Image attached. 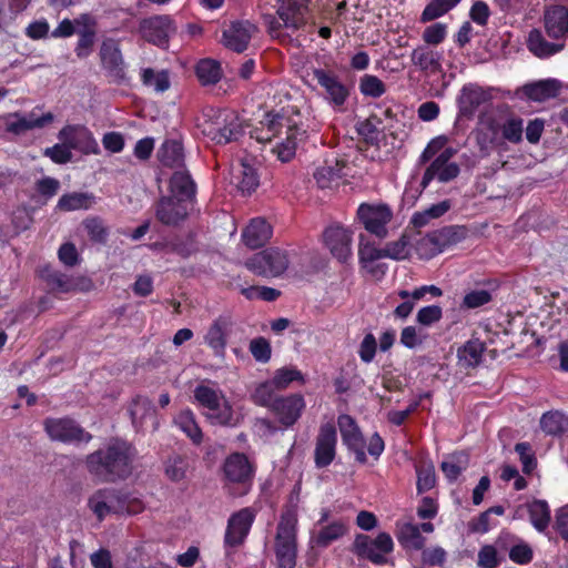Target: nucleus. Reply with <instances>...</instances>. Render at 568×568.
<instances>
[{"instance_id":"obj_1","label":"nucleus","mask_w":568,"mask_h":568,"mask_svg":"<svg viewBox=\"0 0 568 568\" xmlns=\"http://www.w3.org/2000/svg\"><path fill=\"white\" fill-rule=\"evenodd\" d=\"M135 456L131 443L112 438L105 447L89 454L84 463L87 470L100 481L115 483L132 474Z\"/></svg>"},{"instance_id":"obj_2","label":"nucleus","mask_w":568,"mask_h":568,"mask_svg":"<svg viewBox=\"0 0 568 568\" xmlns=\"http://www.w3.org/2000/svg\"><path fill=\"white\" fill-rule=\"evenodd\" d=\"M297 518L294 511L287 510L281 515L275 536V556L278 568H295L297 542Z\"/></svg>"},{"instance_id":"obj_3","label":"nucleus","mask_w":568,"mask_h":568,"mask_svg":"<svg viewBox=\"0 0 568 568\" xmlns=\"http://www.w3.org/2000/svg\"><path fill=\"white\" fill-rule=\"evenodd\" d=\"M288 265L290 258L286 251L278 247H268L255 253L245 262L250 271L263 277H277L287 270Z\"/></svg>"},{"instance_id":"obj_4","label":"nucleus","mask_w":568,"mask_h":568,"mask_svg":"<svg viewBox=\"0 0 568 568\" xmlns=\"http://www.w3.org/2000/svg\"><path fill=\"white\" fill-rule=\"evenodd\" d=\"M394 549V542L389 534L379 532L376 538L358 534L353 544V551L361 558L367 559L375 565H385L386 555Z\"/></svg>"},{"instance_id":"obj_5","label":"nucleus","mask_w":568,"mask_h":568,"mask_svg":"<svg viewBox=\"0 0 568 568\" xmlns=\"http://www.w3.org/2000/svg\"><path fill=\"white\" fill-rule=\"evenodd\" d=\"M43 428L49 438L61 443H89L92 435L70 417H48L43 420Z\"/></svg>"},{"instance_id":"obj_6","label":"nucleus","mask_w":568,"mask_h":568,"mask_svg":"<svg viewBox=\"0 0 568 568\" xmlns=\"http://www.w3.org/2000/svg\"><path fill=\"white\" fill-rule=\"evenodd\" d=\"M204 132L217 144H226L243 134V125L235 112L224 110L215 115Z\"/></svg>"},{"instance_id":"obj_7","label":"nucleus","mask_w":568,"mask_h":568,"mask_svg":"<svg viewBox=\"0 0 568 568\" xmlns=\"http://www.w3.org/2000/svg\"><path fill=\"white\" fill-rule=\"evenodd\" d=\"M124 493L115 488H101L95 490L88 500V506L102 521L108 515L123 514Z\"/></svg>"},{"instance_id":"obj_8","label":"nucleus","mask_w":568,"mask_h":568,"mask_svg":"<svg viewBox=\"0 0 568 568\" xmlns=\"http://www.w3.org/2000/svg\"><path fill=\"white\" fill-rule=\"evenodd\" d=\"M357 216L369 233L383 239L387 235L386 225L390 222L393 213L385 204L364 203L358 207Z\"/></svg>"},{"instance_id":"obj_9","label":"nucleus","mask_w":568,"mask_h":568,"mask_svg":"<svg viewBox=\"0 0 568 568\" xmlns=\"http://www.w3.org/2000/svg\"><path fill=\"white\" fill-rule=\"evenodd\" d=\"M190 201L178 196H163L155 205V216L164 225L178 226L189 216Z\"/></svg>"},{"instance_id":"obj_10","label":"nucleus","mask_w":568,"mask_h":568,"mask_svg":"<svg viewBox=\"0 0 568 568\" xmlns=\"http://www.w3.org/2000/svg\"><path fill=\"white\" fill-rule=\"evenodd\" d=\"M223 478L230 484L247 485L254 476V466L243 453L227 456L222 466Z\"/></svg>"},{"instance_id":"obj_11","label":"nucleus","mask_w":568,"mask_h":568,"mask_svg":"<svg viewBox=\"0 0 568 568\" xmlns=\"http://www.w3.org/2000/svg\"><path fill=\"white\" fill-rule=\"evenodd\" d=\"M336 443L337 434L335 426L331 423L323 424L316 437L314 452V462L317 468H324L334 460Z\"/></svg>"},{"instance_id":"obj_12","label":"nucleus","mask_w":568,"mask_h":568,"mask_svg":"<svg viewBox=\"0 0 568 568\" xmlns=\"http://www.w3.org/2000/svg\"><path fill=\"white\" fill-rule=\"evenodd\" d=\"M255 515L251 508L234 513L227 521L224 542L229 547L242 545L250 532Z\"/></svg>"},{"instance_id":"obj_13","label":"nucleus","mask_w":568,"mask_h":568,"mask_svg":"<svg viewBox=\"0 0 568 568\" xmlns=\"http://www.w3.org/2000/svg\"><path fill=\"white\" fill-rule=\"evenodd\" d=\"M59 139L67 143L69 148L78 150L84 154H97L99 145L92 133L83 125H67L59 132Z\"/></svg>"},{"instance_id":"obj_14","label":"nucleus","mask_w":568,"mask_h":568,"mask_svg":"<svg viewBox=\"0 0 568 568\" xmlns=\"http://www.w3.org/2000/svg\"><path fill=\"white\" fill-rule=\"evenodd\" d=\"M140 33L148 42L163 47L174 31L172 20L168 16H155L140 22Z\"/></svg>"},{"instance_id":"obj_15","label":"nucleus","mask_w":568,"mask_h":568,"mask_svg":"<svg viewBox=\"0 0 568 568\" xmlns=\"http://www.w3.org/2000/svg\"><path fill=\"white\" fill-rule=\"evenodd\" d=\"M233 321L230 315H220L215 318L204 336L205 343L213 349L214 355L224 358L227 337L232 331Z\"/></svg>"},{"instance_id":"obj_16","label":"nucleus","mask_w":568,"mask_h":568,"mask_svg":"<svg viewBox=\"0 0 568 568\" xmlns=\"http://www.w3.org/2000/svg\"><path fill=\"white\" fill-rule=\"evenodd\" d=\"M304 407L303 396L295 394L276 398L272 404L271 410L283 426L290 427L297 422Z\"/></svg>"},{"instance_id":"obj_17","label":"nucleus","mask_w":568,"mask_h":568,"mask_svg":"<svg viewBox=\"0 0 568 568\" xmlns=\"http://www.w3.org/2000/svg\"><path fill=\"white\" fill-rule=\"evenodd\" d=\"M257 31V28L250 21H235L223 31L224 45L235 52H243Z\"/></svg>"},{"instance_id":"obj_18","label":"nucleus","mask_w":568,"mask_h":568,"mask_svg":"<svg viewBox=\"0 0 568 568\" xmlns=\"http://www.w3.org/2000/svg\"><path fill=\"white\" fill-rule=\"evenodd\" d=\"M277 14L283 27L298 30L306 24L308 0H281Z\"/></svg>"},{"instance_id":"obj_19","label":"nucleus","mask_w":568,"mask_h":568,"mask_svg":"<svg viewBox=\"0 0 568 568\" xmlns=\"http://www.w3.org/2000/svg\"><path fill=\"white\" fill-rule=\"evenodd\" d=\"M338 426L344 444L355 453L357 462L365 464L367 458L364 452V440L354 418L349 415H341Z\"/></svg>"},{"instance_id":"obj_20","label":"nucleus","mask_w":568,"mask_h":568,"mask_svg":"<svg viewBox=\"0 0 568 568\" xmlns=\"http://www.w3.org/2000/svg\"><path fill=\"white\" fill-rule=\"evenodd\" d=\"M324 242L332 255L339 262H346L352 254L351 233L341 226L327 227L324 232Z\"/></svg>"},{"instance_id":"obj_21","label":"nucleus","mask_w":568,"mask_h":568,"mask_svg":"<svg viewBox=\"0 0 568 568\" xmlns=\"http://www.w3.org/2000/svg\"><path fill=\"white\" fill-rule=\"evenodd\" d=\"M467 229L463 225H448L439 230L429 232L423 242L433 245L432 251L434 253L442 252L444 247L454 245L466 239Z\"/></svg>"},{"instance_id":"obj_22","label":"nucleus","mask_w":568,"mask_h":568,"mask_svg":"<svg viewBox=\"0 0 568 568\" xmlns=\"http://www.w3.org/2000/svg\"><path fill=\"white\" fill-rule=\"evenodd\" d=\"M562 88L560 81L546 79L527 83L517 90V95L525 97L535 102H544L556 98Z\"/></svg>"},{"instance_id":"obj_23","label":"nucleus","mask_w":568,"mask_h":568,"mask_svg":"<svg viewBox=\"0 0 568 568\" xmlns=\"http://www.w3.org/2000/svg\"><path fill=\"white\" fill-rule=\"evenodd\" d=\"M545 29L552 39H565L568 36V9L564 6H551L544 14Z\"/></svg>"},{"instance_id":"obj_24","label":"nucleus","mask_w":568,"mask_h":568,"mask_svg":"<svg viewBox=\"0 0 568 568\" xmlns=\"http://www.w3.org/2000/svg\"><path fill=\"white\" fill-rule=\"evenodd\" d=\"M78 27L77 33L79 41L77 43L75 53L79 58L88 57L93 48L95 40V21L90 14H81L75 19Z\"/></svg>"},{"instance_id":"obj_25","label":"nucleus","mask_w":568,"mask_h":568,"mask_svg":"<svg viewBox=\"0 0 568 568\" xmlns=\"http://www.w3.org/2000/svg\"><path fill=\"white\" fill-rule=\"evenodd\" d=\"M313 77L325 89L334 104L341 105L345 102L348 91L334 73L324 69H314Z\"/></svg>"},{"instance_id":"obj_26","label":"nucleus","mask_w":568,"mask_h":568,"mask_svg":"<svg viewBox=\"0 0 568 568\" xmlns=\"http://www.w3.org/2000/svg\"><path fill=\"white\" fill-rule=\"evenodd\" d=\"M345 162L343 160L326 161L324 165L316 169L314 179L321 189H332L337 186L341 180L346 175L343 170Z\"/></svg>"},{"instance_id":"obj_27","label":"nucleus","mask_w":568,"mask_h":568,"mask_svg":"<svg viewBox=\"0 0 568 568\" xmlns=\"http://www.w3.org/2000/svg\"><path fill=\"white\" fill-rule=\"evenodd\" d=\"M271 236V225L260 217L253 219L242 233L244 244L252 250L263 246Z\"/></svg>"},{"instance_id":"obj_28","label":"nucleus","mask_w":568,"mask_h":568,"mask_svg":"<svg viewBox=\"0 0 568 568\" xmlns=\"http://www.w3.org/2000/svg\"><path fill=\"white\" fill-rule=\"evenodd\" d=\"M100 58L104 69L118 79H123V59L121 50L114 40L103 41L100 49Z\"/></svg>"},{"instance_id":"obj_29","label":"nucleus","mask_w":568,"mask_h":568,"mask_svg":"<svg viewBox=\"0 0 568 568\" xmlns=\"http://www.w3.org/2000/svg\"><path fill=\"white\" fill-rule=\"evenodd\" d=\"M526 509L531 525L537 529L538 531L542 532L545 531L549 524H550V508L545 500L535 499L531 503H528L526 505H521L516 509L515 515L520 517L521 511Z\"/></svg>"},{"instance_id":"obj_30","label":"nucleus","mask_w":568,"mask_h":568,"mask_svg":"<svg viewBox=\"0 0 568 568\" xmlns=\"http://www.w3.org/2000/svg\"><path fill=\"white\" fill-rule=\"evenodd\" d=\"M488 98V94L478 85L464 87L458 98L460 113L463 115H471Z\"/></svg>"},{"instance_id":"obj_31","label":"nucleus","mask_w":568,"mask_h":568,"mask_svg":"<svg viewBox=\"0 0 568 568\" xmlns=\"http://www.w3.org/2000/svg\"><path fill=\"white\" fill-rule=\"evenodd\" d=\"M527 47L529 51L538 58H548L565 47L564 43L549 42L545 39L541 31L532 29L527 39Z\"/></svg>"},{"instance_id":"obj_32","label":"nucleus","mask_w":568,"mask_h":568,"mask_svg":"<svg viewBox=\"0 0 568 568\" xmlns=\"http://www.w3.org/2000/svg\"><path fill=\"white\" fill-rule=\"evenodd\" d=\"M13 116L17 118V121L9 122L7 124V131L14 134H21L34 128H42L53 121V114L50 112L40 118H36L33 114H30L28 118L20 116L19 113H14Z\"/></svg>"},{"instance_id":"obj_33","label":"nucleus","mask_w":568,"mask_h":568,"mask_svg":"<svg viewBox=\"0 0 568 568\" xmlns=\"http://www.w3.org/2000/svg\"><path fill=\"white\" fill-rule=\"evenodd\" d=\"M160 162L170 168H181L184 162L182 143L176 140L165 141L158 152Z\"/></svg>"},{"instance_id":"obj_34","label":"nucleus","mask_w":568,"mask_h":568,"mask_svg":"<svg viewBox=\"0 0 568 568\" xmlns=\"http://www.w3.org/2000/svg\"><path fill=\"white\" fill-rule=\"evenodd\" d=\"M171 196L186 199L192 204L195 195V183L185 171H176L171 178Z\"/></svg>"},{"instance_id":"obj_35","label":"nucleus","mask_w":568,"mask_h":568,"mask_svg":"<svg viewBox=\"0 0 568 568\" xmlns=\"http://www.w3.org/2000/svg\"><path fill=\"white\" fill-rule=\"evenodd\" d=\"M205 416L212 425L234 426L237 423L234 418L232 405L225 396L219 400V404H216L214 408H209Z\"/></svg>"},{"instance_id":"obj_36","label":"nucleus","mask_w":568,"mask_h":568,"mask_svg":"<svg viewBox=\"0 0 568 568\" xmlns=\"http://www.w3.org/2000/svg\"><path fill=\"white\" fill-rule=\"evenodd\" d=\"M412 62L422 71L436 73L440 69L439 54L427 47H418L412 52Z\"/></svg>"},{"instance_id":"obj_37","label":"nucleus","mask_w":568,"mask_h":568,"mask_svg":"<svg viewBox=\"0 0 568 568\" xmlns=\"http://www.w3.org/2000/svg\"><path fill=\"white\" fill-rule=\"evenodd\" d=\"M460 169L457 163H445L432 170V163L426 169L420 185L425 189L435 178L442 183H447L458 176Z\"/></svg>"},{"instance_id":"obj_38","label":"nucleus","mask_w":568,"mask_h":568,"mask_svg":"<svg viewBox=\"0 0 568 568\" xmlns=\"http://www.w3.org/2000/svg\"><path fill=\"white\" fill-rule=\"evenodd\" d=\"M175 424L192 440L194 445H200L202 443L203 433L195 420L194 414L191 410L181 412L175 418Z\"/></svg>"},{"instance_id":"obj_39","label":"nucleus","mask_w":568,"mask_h":568,"mask_svg":"<svg viewBox=\"0 0 568 568\" xmlns=\"http://www.w3.org/2000/svg\"><path fill=\"white\" fill-rule=\"evenodd\" d=\"M346 531L347 526L343 521H334L331 525L321 528L318 532L313 536L312 541L317 547L325 548L334 540L344 536Z\"/></svg>"},{"instance_id":"obj_40","label":"nucleus","mask_w":568,"mask_h":568,"mask_svg":"<svg viewBox=\"0 0 568 568\" xmlns=\"http://www.w3.org/2000/svg\"><path fill=\"white\" fill-rule=\"evenodd\" d=\"M484 351L485 345L478 339L468 341L458 349L459 363L465 367H475L480 363Z\"/></svg>"},{"instance_id":"obj_41","label":"nucleus","mask_w":568,"mask_h":568,"mask_svg":"<svg viewBox=\"0 0 568 568\" xmlns=\"http://www.w3.org/2000/svg\"><path fill=\"white\" fill-rule=\"evenodd\" d=\"M196 75L203 85L217 83L222 78L221 65L212 59H203L196 65Z\"/></svg>"},{"instance_id":"obj_42","label":"nucleus","mask_w":568,"mask_h":568,"mask_svg":"<svg viewBox=\"0 0 568 568\" xmlns=\"http://www.w3.org/2000/svg\"><path fill=\"white\" fill-rule=\"evenodd\" d=\"M468 464V455L464 452H459L450 455L448 460H444L440 464V469L449 481H454L462 471L467 468Z\"/></svg>"},{"instance_id":"obj_43","label":"nucleus","mask_w":568,"mask_h":568,"mask_svg":"<svg viewBox=\"0 0 568 568\" xmlns=\"http://www.w3.org/2000/svg\"><path fill=\"white\" fill-rule=\"evenodd\" d=\"M40 276L51 290L69 292L72 288L69 277L50 265L41 268Z\"/></svg>"},{"instance_id":"obj_44","label":"nucleus","mask_w":568,"mask_h":568,"mask_svg":"<svg viewBox=\"0 0 568 568\" xmlns=\"http://www.w3.org/2000/svg\"><path fill=\"white\" fill-rule=\"evenodd\" d=\"M187 469V458L179 454L169 456L164 464L165 475L172 481L183 480L186 476Z\"/></svg>"},{"instance_id":"obj_45","label":"nucleus","mask_w":568,"mask_h":568,"mask_svg":"<svg viewBox=\"0 0 568 568\" xmlns=\"http://www.w3.org/2000/svg\"><path fill=\"white\" fill-rule=\"evenodd\" d=\"M398 540L404 547L416 550L422 549L426 541L425 537L420 534L419 527L413 524H405L400 528Z\"/></svg>"},{"instance_id":"obj_46","label":"nucleus","mask_w":568,"mask_h":568,"mask_svg":"<svg viewBox=\"0 0 568 568\" xmlns=\"http://www.w3.org/2000/svg\"><path fill=\"white\" fill-rule=\"evenodd\" d=\"M450 209L449 201H443L437 204L432 205L430 207L424 210L423 212H417L413 215L412 223L415 227L425 226L432 219H438L443 216Z\"/></svg>"},{"instance_id":"obj_47","label":"nucleus","mask_w":568,"mask_h":568,"mask_svg":"<svg viewBox=\"0 0 568 568\" xmlns=\"http://www.w3.org/2000/svg\"><path fill=\"white\" fill-rule=\"evenodd\" d=\"M142 82L144 85L152 87L156 92H165L169 90L171 82L166 70L155 72L151 68H146L142 72Z\"/></svg>"},{"instance_id":"obj_48","label":"nucleus","mask_w":568,"mask_h":568,"mask_svg":"<svg viewBox=\"0 0 568 568\" xmlns=\"http://www.w3.org/2000/svg\"><path fill=\"white\" fill-rule=\"evenodd\" d=\"M503 138L514 144L523 141L524 121L519 116H509L499 126Z\"/></svg>"},{"instance_id":"obj_49","label":"nucleus","mask_w":568,"mask_h":568,"mask_svg":"<svg viewBox=\"0 0 568 568\" xmlns=\"http://www.w3.org/2000/svg\"><path fill=\"white\" fill-rule=\"evenodd\" d=\"M93 202V196L88 193L64 194L58 202V207L62 211H74L89 209Z\"/></svg>"},{"instance_id":"obj_50","label":"nucleus","mask_w":568,"mask_h":568,"mask_svg":"<svg viewBox=\"0 0 568 568\" xmlns=\"http://www.w3.org/2000/svg\"><path fill=\"white\" fill-rule=\"evenodd\" d=\"M130 415L136 427L143 425L145 417H154V409L150 399L138 396L131 404Z\"/></svg>"},{"instance_id":"obj_51","label":"nucleus","mask_w":568,"mask_h":568,"mask_svg":"<svg viewBox=\"0 0 568 568\" xmlns=\"http://www.w3.org/2000/svg\"><path fill=\"white\" fill-rule=\"evenodd\" d=\"M460 0H432L424 9L420 20L433 21L453 9Z\"/></svg>"},{"instance_id":"obj_52","label":"nucleus","mask_w":568,"mask_h":568,"mask_svg":"<svg viewBox=\"0 0 568 568\" xmlns=\"http://www.w3.org/2000/svg\"><path fill=\"white\" fill-rule=\"evenodd\" d=\"M540 427L548 435H559L566 429L567 422L561 413L548 412L541 416Z\"/></svg>"},{"instance_id":"obj_53","label":"nucleus","mask_w":568,"mask_h":568,"mask_svg":"<svg viewBox=\"0 0 568 568\" xmlns=\"http://www.w3.org/2000/svg\"><path fill=\"white\" fill-rule=\"evenodd\" d=\"M224 396L221 390L200 384L194 389V398L200 406L209 409L214 408L219 400Z\"/></svg>"},{"instance_id":"obj_54","label":"nucleus","mask_w":568,"mask_h":568,"mask_svg":"<svg viewBox=\"0 0 568 568\" xmlns=\"http://www.w3.org/2000/svg\"><path fill=\"white\" fill-rule=\"evenodd\" d=\"M378 124H381V120L376 115H372L364 121H361L356 125V130L363 139L371 144H376L378 142Z\"/></svg>"},{"instance_id":"obj_55","label":"nucleus","mask_w":568,"mask_h":568,"mask_svg":"<svg viewBox=\"0 0 568 568\" xmlns=\"http://www.w3.org/2000/svg\"><path fill=\"white\" fill-rule=\"evenodd\" d=\"M275 389L277 388L275 387L274 383H272V381L262 383L255 388L254 393L252 394V399L255 404L268 407L271 409L272 404L277 398L274 395Z\"/></svg>"},{"instance_id":"obj_56","label":"nucleus","mask_w":568,"mask_h":568,"mask_svg":"<svg viewBox=\"0 0 568 568\" xmlns=\"http://www.w3.org/2000/svg\"><path fill=\"white\" fill-rule=\"evenodd\" d=\"M83 226L88 232L91 241L98 243H105L108 237V227L99 217H90L83 221Z\"/></svg>"},{"instance_id":"obj_57","label":"nucleus","mask_w":568,"mask_h":568,"mask_svg":"<svg viewBox=\"0 0 568 568\" xmlns=\"http://www.w3.org/2000/svg\"><path fill=\"white\" fill-rule=\"evenodd\" d=\"M258 186V179L255 170L242 164L240 171L239 189L243 194H251Z\"/></svg>"},{"instance_id":"obj_58","label":"nucleus","mask_w":568,"mask_h":568,"mask_svg":"<svg viewBox=\"0 0 568 568\" xmlns=\"http://www.w3.org/2000/svg\"><path fill=\"white\" fill-rule=\"evenodd\" d=\"M361 91L364 95L379 98L385 91V84L375 75L366 74L361 79Z\"/></svg>"},{"instance_id":"obj_59","label":"nucleus","mask_w":568,"mask_h":568,"mask_svg":"<svg viewBox=\"0 0 568 568\" xmlns=\"http://www.w3.org/2000/svg\"><path fill=\"white\" fill-rule=\"evenodd\" d=\"M250 352L255 361L267 363L271 358L272 348L266 338L257 337L250 342Z\"/></svg>"},{"instance_id":"obj_60","label":"nucleus","mask_w":568,"mask_h":568,"mask_svg":"<svg viewBox=\"0 0 568 568\" xmlns=\"http://www.w3.org/2000/svg\"><path fill=\"white\" fill-rule=\"evenodd\" d=\"M385 257L393 260H404L408 256V240L406 235H402L397 241L387 243L384 248Z\"/></svg>"},{"instance_id":"obj_61","label":"nucleus","mask_w":568,"mask_h":568,"mask_svg":"<svg viewBox=\"0 0 568 568\" xmlns=\"http://www.w3.org/2000/svg\"><path fill=\"white\" fill-rule=\"evenodd\" d=\"M43 154L58 164L68 163L72 159L71 148L64 142L47 148Z\"/></svg>"},{"instance_id":"obj_62","label":"nucleus","mask_w":568,"mask_h":568,"mask_svg":"<svg viewBox=\"0 0 568 568\" xmlns=\"http://www.w3.org/2000/svg\"><path fill=\"white\" fill-rule=\"evenodd\" d=\"M491 301V294L487 290H477L467 293L464 298L462 306L466 308H477Z\"/></svg>"},{"instance_id":"obj_63","label":"nucleus","mask_w":568,"mask_h":568,"mask_svg":"<svg viewBox=\"0 0 568 568\" xmlns=\"http://www.w3.org/2000/svg\"><path fill=\"white\" fill-rule=\"evenodd\" d=\"M443 316L442 307L438 305H430L422 307L417 312L416 321L424 326H430L437 323Z\"/></svg>"},{"instance_id":"obj_64","label":"nucleus","mask_w":568,"mask_h":568,"mask_svg":"<svg viewBox=\"0 0 568 568\" xmlns=\"http://www.w3.org/2000/svg\"><path fill=\"white\" fill-rule=\"evenodd\" d=\"M516 453L520 457L523 464V471L529 474L536 467V458L531 454V447L528 443H518L515 446Z\"/></svg>"}]
</instances>
